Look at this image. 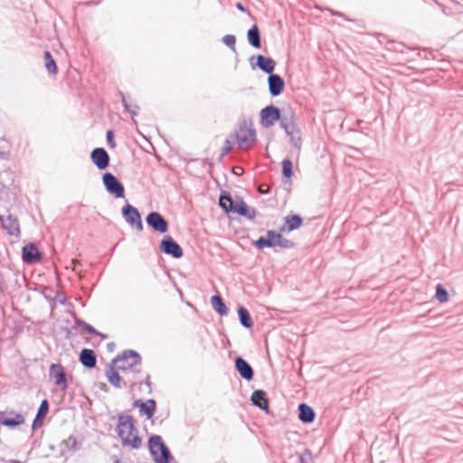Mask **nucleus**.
Listing matches in <instances>:
<instances>
[{"label": "nucleus", "mask_w": 463, "mask_h": 463, "mask_svg": "<svg viewBox=\"0 0 463 463\" xmlns=\"http://www.w3.org/2000/svg\"><path fill=\"white\" fill-rule=\"evenodd\" d=\"M112 364L122 373V382L130 387L136 384L137 374L141 371V356L133 350L125 351L112 361Z\"/></svg>", "instance_id": "obj_1"}, {"label": "nucleus", "mask_w": 463, "mask_h": 463, "mask_svg": "<svg viewBox=\"0 0 463 463\" xmlns=\"http://www.w3.org/2000/svg\"><path fill=\"white\" fill-rule=\"evenodd\" d=\"M134 422L135 420L132 416L119 414L117 430L124 446L137 449L142 445V439L137 434Z\"/></svg>", "instance_id": "obj_2"}, {"label": "nucleus", "mask_w": 463, "mask_h": 463, "mask_svg": "<svg viewBox=\"0 0 463 463\" xmlns=\"http://www.w3.org/2000/svg\"><path fill=\"white\" fill-rule=\"evenodd\" d=\"M148 447L150 454L156 463H169L172 455L169 449L163 442L161 436L153 435L150 437Z\"/></svg>", "instance_id": "obj_3"}, {"label": "nucleus", "mask_w": 463, "mask_h": 463, "mask_svg": "<svg viewBox=\"0 0 463 463\" xmlns=\"http://www.w3.org/2000/svg\"><path fill=\"white\" fill-rule=\"evenodd\" d=\"M254 245L258 249H263L264 247H275L279 246L283 249H288L293 247V242L288 239L283 238L279 233L275 231H268L266 237H260L258 239Z\"/></svg>", "instance_id": "obj_4"}, {"label": "nucleus", "mask_w": 463, "mask_h": 463, "mask_svg": "<svg viewBox=\"0 0 463 463\" xmlns=\"http://www.w3.org/2000/svg\"><path fill=\"white\" fill-rule=\"evenodd\" d=\"M238 146L242 150H249L256 141V131L251 127H241L233 135Z\"/></svg>", "instance_id": "obj_5"}, {"label": "nucleus", "mask_w": 463, "mask_h": 463, "mask_svg": "<svg viewBox=\"0 0 463 463\" xmlns=\"http://www.w3.org/2000/svg\"><path fill=\"white\" fill-rule=\"evenodd\" d=\"M103 184L107 192L116 198L124 197L125 189L119 180L111 173H105L102 175Z\"/></svg>", "instance_id": "obj_6"}, {"label": "nucleus", "mask_w": 463, "mask_h": 463, "mask_svg": "<svg viewBox=\"0 0 463 463\" xmlns=\"http://www.w3.org/2000/svg\"><path fill=\"white\" fill-rule=\"evenodd\" d=\"M49 376L54 381V385L62 392L68 388V382L63 366L61 364H52L49 368Z\"/></svg>", "instance_id": "obj_7"}, {"label": "nucleus", "mask_w": 463, "mask_h": 463, "mask_svg": "<svg viewBox=\"0 0 463 463\" xmlns=\"http://www.w3.org/2000/svg\"><path fill=\"white\" fill-rule=\"evenodd\" d=\"M281 118L280 110L273 105L267 106L260 111V123L267 128L274 126L277 121L280 122Z\"/></svg>", "instance_id": "obj_8"}, {"label": "nucleus", "mask_w": 463, "mask_h": 463, "mask_svg": "<svg viewBox=\"0 0 463 463\" xmlns=\"http://www.w3.org/2000/svg\"><path fill=\"white\" fill-rule=\"evenodd\" d=\"M122 215L128 224H130L131 226H136V228L139 232L143 231L144 227L141 220V215L137 208H135L129 203H127L122 208Z\"/></svg>", "instance_id": "obj_9"}, {"label": "nucleus", "mask_w": 463, "mask_h": 463, "mask_svg": "<svg viewBox=\"0 0 463 463\" xmlns=\"http://www.w3.org/2000/svg\"><path fill=\"white\" fill-rule=\"evenodd\" d=\"M160 250L175 259H179L183 256V250L181 246L171 236H165L162 239Z\"/></svg>", "instance_id": "obj_10"}, {"label": "nucleus", "mask_w": 463, "mask_h": 463, "mask_svg": "<svg viewBox=\"0 0 463 463\" xmlns=\"http://www.w3.org/2000/svg\"><path fill=\"white\" fill-rule=\"evenodd\" d=\"M146 222L155 232L165 233L168 231L167 221L157 212H151L146 217Z\"/></svg>", "instance_id": "obj_11"}, {"label": "nucleus", "mask_w": 463, "mask_h": 463, "mask_svg": "<svg viewBox=\"0 0 463 463\" xmlns=\"http://www.w3.org/2000/svg\"><path fill=\"white\" fill-rule=\"evenodd\" d=\"M0 222L2 227L6 232L15 238H19L21 235L20 222L19 220L12 214L6 216H0Z\"/></svg>", "instance_id": "obj_12"}, {"label": "nucleus", "mask_w": 463, "mask_h": 463, "mask_svg": "<svg viewBox=\"0 0 463 463\" xmlns=\"http://www.w3.org/2000/svg\"><path fill=\"white\" fill-rule=\"evenodd\" d=\"M242 202L243 200L241 197L235 196L233 198L230 194L226 193L222 194L219 198V205L225 213H235V209L241 206Z\"/></svg>", "instance_id": "obj_13"}, {"label": "nucleus", "mask_w": 463, "mask_h": 463, "mask_svg": "<svg viewBox=\"0 0 463 463\" xmlns=\"http://www.w3.org/2000/svg\"><path fill=\"white\" fill-rule=\"evenodd\" d=\"M1 416L0 423L12 429L23 425L25 421L24 417L14 411L2 412Z\"/></svg>", "instance_id": "obj_14"}, {"label": "nucleus", "mask_w": 463, "mask_h": 463, "mask_svg": "<svg viewBox=\"0 0 463 463\" xmlns=\"http://www.w3.org/2000/svg\"><path fill=\"white\" fill-rule=\"evenodd\" d=\"M23 260L27 264L36 263L41 260L42 254L33 243H28L22 250Z\"/></svg>", "instance_id": "obj_15"}, {"label": "nucleus", "mask_w": 463, "mask_h": 463, "mask_svg": "<svg viewBox=\"0 0 463 463\" xmlns=\"http://www.w3.org/2000/svg\"><path fill=\"white\" fill-rule=\"evenodd\" d=\"M90 157L93 164L100 170L106 169L109 165V156L102 147L93 149Z\"/></svg>", "instance_id": "obj_16"}, {"label": "nucleus", "mask_w": 463, "mask_h": 463, "mask_svg": "<svg viewBox=\"0 0 463 463\" xmlns=\"http://www.w3.org/2000/svg\"><path fill=\"white\" fill-rule=\"evenodd\" d=\"M133 407L139 409V414L141 416L146 415L147 419H151L156 411V404L153 399H149L146 402L136 400L133 402Z\"/></svg>", "instance_id": "obj_17"}, {"label": "nucleus", "mask_w": 463, "mask_h": 463, "mask_svg": "<svg viewBox=\"0 0 463 463\" xmlns=\"http://www.w3.org/2000/svg\"><path fill=\"white\" fill-rule=\"evenodd\" d=\"M269 90L271 96H279L285 87L284 80L278 74H270L268 77Z\"/></svg>", "instance_id": "obj_18"}, {"label": "nucleus", "mask_w": 463, "mask_h": 463, "mask_svg": "<svg viewBox=\"0 0 463 463\" xmlns=\"http://www.w3.org/2000/svg\"><path fill=\"white\" fill-rule=\"evenodd\" d=\"M235 368L243 379L250 381L253 378L252 367L242 357L239 356L235 359Z\"/></svg>", "instance_id": "obj_19"}, {"label": "nucleus", "mask_w": 463, "mask_h": 463, "mask_svg": "<svg viewBox=\"0 0 463 463\" xmlns=\"http://www.w3.org/2000/svg\"><path fill=\"white\" fill-rule=\"evenodd\" d=\"M280 127L285 130L287 135L299 132L298 125L295 120L294 114H284L280 119Z\"/></svg>", "instance_id": "obj_20"}, {"label": "nucleus", "mask_w": 463, "mask_h": 463, "mask_svg": "<svg viewBox=\"0 0 463 463\" xmlns=\"http://www.w3.org/2000/svg\"><path fill=\"white\" fill-rule=\"evenodd\" d=\"M250 401L253 405L259 407L260 410H263L268 412L269 411V402L267 394L262 390L254 391L251 394Z\"/></svg>", "instance_id": "obj_21"}, {"label": "nucleus", "mask_w": 463, "mask_h": 463, "mask_svg": "<svg viewBox=\"0 0 463 463\" xmlns=\"http://www.w3.org/2000/svg\"><path fill=\"white\" fill-rule=\"evenodd\" d=\"M80 361L85 367L91 369L96 366L97 357L93 350L85 348L80 354Z\"/></svg>", "instance_id": "obj_22"}, {"label": "nucleus", "mask_w": 463, "mask_h": 463, "mask_svg": "<svg viewBox=\"0 0 463 463\" xmlns=\"http://www.w3.org/2000/svg\"><path fill=\"white\" fill-rule=\"evenodd\" d=\"M106 377L109 383L114 387L120 388V382L122 381V373L117 370L113 364L106 369Z\"/></svg>", "instance_id": "obj_23"}, {"label": "nucleus", "mask_w": 463, "mask_h": 463, "mask_svg": "<svg viewBox=\"0 0 463 463\" xmlns=\"http://www.w3.org/2000/svg\"><path fill=\"white\" fill-rule=\"evenodd\" d=\"M276 62L273 59L269 57H265L263 55L257 56V66L264 72L268 74H272L275 69Z\"/></svg>", "instance_id": "obj_24"}, {"label": "nucleus", "mask_w": 463, "mask_h": 463, "mask_svg": "<svg viewBox=\"0 0 463 463\" xmlns=\"http://www.w3.org/2000/svg\"><path fill=\"white\" fill-rule=\"evenodd\" d=\"M298 418L301 421L305 423H310L315 420V411L314 410L306 403H300L298 405Z\"/></svg>", "instance_id": "obj_25"}, {"label": "nucleus", "mask_w": 463, "mask_h": 463, "mask_svg": "<svg viewBox=\"0 0 463 463\" xmlns=\"http://www.w3.org/2000/svg\"><path fill=\"white\" fill-rule=\"evenodd\" d=\"M247 38L249 41V43L253 46L254 48H260L261 42H260V34L259 28L256 24H254L250 29H249L247 33Z\"/></svg>", "instance_id": "obj_26"}, {"label": "nucleus", "mask_w": 463, "mask_h": 463, "mask_svg": "<svg viewBox=\"0 0 463 463\" xmlns=\"http://www.w3.org/2000/svg\"><path fill=\"white\" fill-rule=\"evenodd\" d=\"M211 304L213 308L221 316H226L228 314V308L223 302L222 298L219 295H214L211 298Z\"/></svg>", "instance_id": "obj_27"}, {"label": "nucleus", "mask_w": 463, "mask_h": 463, "mask_svg": "<svg viewBox=\"0 0 463 463\" xmlns=\"http://www.w3.org/2000/svg\"><path fill=\"white\" fill-rule=\"evenodd\" d=\"M235 213L244 216L249 220H253L256 216L255 209L249 207L244 201L241 203V206L235 209Z\"/></svg>", "instance_id": "obj_28"}, {"label": "nucleus", "mask_w": 463, "mask_h": 463, "mask_svg": "<svg viewBox=\"0 0 463 463\" xmlns=\"http://www.w3.org/2000/svg\"><path fill=\"white\" fill-rule=\"evenodd\" d=\"M238 315H239L240 322L244 327H246V328L252 327L253 322H252L251 317H250L249 311L245 307H240L238 308Z\"/></svg>", "instance_id": "obj_29"}, {"label": "nucleus", "mask_w": 463, "mask_h": 463, "mask_svg": "<svg viewBox=\"0 0 463 463\" xmlns=\"http://www.w3.org/2000/svg\"><path fill=\"white\" fill-rule=\"evenodd\" d=\"M285 222L288 225V231L291 232L299 228L303 223V220L299 215L297 214L288 215L285 218Z\"/></svg>", "instance_id": "obj_30"}, {"label": "nucleus", "mask_w": 463, "mask_h": 463, "mask_svg": "<svg viewBox=\"0 0 463 463\" xmlns=\"http://www.w3.org/2000/svg\"><path fill=\"white\" fill-rule=\"evenodd\" d=\"M44 61L45 68L48 71V72L52 75H55L57 73V66L50 52L48 51L44 52Z\"/></svg>", "instance_id": "obj_31"}, {"label": "nucleus", "mask_w": 463, "mask_h": 463, "mask_svg": "<svg viewBox=\"0 0 463 463\" xmlns=\"http://www.w3.org/2000/svg\"><path fill=\"white\" fill-rule=\"evenodd\" d=\"M435 297L440 303H444V302L448 301V298H449L448 292L440 284H438L436 287Z\"/></svg>", "instance_id": "obj_32"}, {"label": "nucleus", "mask_w": 463, "mask_h": 463, "mask_svg": "<svg viewBox=\"0 0 463 463\" xmlns=\"http://www.w3.org/2000/svg\"><path fill=\"white\" fill-rule=\"evenodd\" d=\"M292 168H293V165L289 159H284L282 161V172L286 177L289 178L292 176V175H293Z\"/></svg>", "instance_id": "obj_33"}, {"label": "nucleus", "mask_w": 463, "mask_h": 463, "mask_svg": "<svg viewBox=\"0 0 463 463\" xmlns=\"http://www.w3.org/2000/svg\"><path fill=\"white\" fill-rule=\"evenodd\" d=\"M49 411V403L47 400H43L37 411V419H43Z\"/></svg>", "instance_id": "obj_34"}, {"label": "nucleus", "mask_w": 463, "mask_h": 463, "mask_svg": "<svg viewBox=\"0 0 463 463\" xmlns=\"http://www.w3.org/2000/svg\"><path fill=\"white\" fill-rule=\"evenodd\" d=\"M222 43L227 45L229 48H231L233 52L236 51L235 43H236V37L232 34H226L222 38Z\"/></svg>", "instance_id": "obj_35"}, {"label": "nucleus", "mask_w": 463, "mask_h": 463, "mask_svg": "<svg viewBox=\"0 0 463 463\" xmlns=\"http://www.w3.org/2000/svg\"><path fill=\"white\" fill-rule=\"evenodd\" d=\"M122 102L125 107V109L131 113L132 115H137L138 111V106L137 104H128L125 99V97L122 95Z\"/></svg>", "instance_id": "obj_36"}, {"label": "nucleus", "mask_w": 463, "mask_h": 463, "mask_svg": "<svg viewBox=\"0 0 463 463\" xmlns=\"http://www.w3.org/2000/svg\"><path fill=\"white\" fill-rule=\"evenodd\" d=\"M288 136L290 137L291 144L295 147L299 148L300 147V144H301V138H300V136H299V132H297V133H294V134L293 133L292 134H288Z\"/></svg>", "instance_id": "obj_37"}, {"label": "nucleus", "mask_w": 463, "mask_h": 463, "mask_svg": "<svg viewBox=\"0 0 463 463\" xmlns=\"http://www.w3.org/2000/svg\"><path fill=\"white\" fill-rule=\"evenodd\" d=\"M232 141L230 138H227L224 142V146L222 147L221 156H225L232 151Z\"/></svg>", "instance_id": "obj_38"}, {"label": "nucleus", "mask_w": 463, "mask_h": 463, "mask_svg": "<svg viewBox=\"0 0 463 463\" xmlns=\"http://www.w3.org/2000/svg\"><path fill=\"white\" fill-rule=\"evenodd\" d=\"M64 444L70 449H77V440L73 436H70L67 439H65Z\"/></svg>", "instance_id": "obj_39"}, {"label": "nucleus", "mask_w": 463, "mask_h": 463, "mask_svg": "<svg viewBox=\"0 0 463 463\" xmlns=\"http://www.w3.org/2000/svg\"><path fill=\"white\" fill-rule=\"evenodd\" d=\"M82 327L90 334L99 335H100L92 326L88 323L82 322Z\"/></svg>", "instance_id": "obj_40"}, {"label": "nucleus", "mask_w": 463, "mask_h": 463, "mask_svg": "<svg viewBox=\"0 0 463 463\" xmlns=\"http://www.w3.org/2000/svg\"><path fill=\"white\" fill-rule=\"evenodd\" d=\"M107 141L110 147L114 148L116 146V143L114 141V133L112 130H109L107 132Z\"/></svg>", "instance_id": "obj_41"}, {"label": "nucleus", "mask_w": 463, "mask_h": 463, "mask_svg": "<svg viewBox=\"0 0 463 463\" xmlns=\"http://www.w3.org/2000/svg\"><path fill=\"white\" fill-rule=\"evenodd\" d=\"M43 419H37V416L35 417L33 422V429L35 430L38 426L42 425Z\"/></svg>", "instance_id": "obj_42"}, {"label": "nucleus", "mask_w": 463, "mask_h": 463, "mask_svg": "<svg viewBox=\"0 0 463 463\" xmlns=\"http://www.w3.org/2000/svg\"><path fill=\"white\" fill-rule=\"evenodd\" d=\"M309 456H310V452L307 451L304 455H302L300 457V462L301 463H307V458H309Z\"/></svg>", "instance_id": "obj_43"}, {"label": "nucleus", "mask_w": 463, "mask_h": 463, "mask_svg": "<svg viewBox=\"0 0 463 463\" xmlns=\"http://www.w3.org/2000/svg\"><path fill=\"white\" fill-rule=\"evenodd\" d=\"M236 7L240 10V11H242V12H245L246 9L244 8V6L242 5L241 3H237L236 4Z\"/></svg>", "instance_id": "obj_44"}, {"label": "nucleus", "mask_w": 463, "mask_h": 463, "mask_svg": "<svg viewBox=\"0 0 463 463\" xmlns=\"http://www.w3.org/2000/svg\"><path fill=\"white\" fill-rule=\"evenodd\" d=\"M146 385H147L148 388H150V381H149V375H146V379L145 381ZM151 392V389H149V392Z\"/></svg>", "instance_id": "obj_45"}, {"label": "nucleus", "mask_w": 463, "mask_h": 463, "mask_svg": "<svg viewBox=\"0 0 463 463\" xmlns=\"http://www.w3.org/2000/svg\"><path fill=\"white\" fill-rule=\"evenodd\" d=\"M233 173H234L235 175H239V170H237L236 168H233Z\"/></svg>", "instance_id": "obj_46"}, {"label": "nucleus", "mask_w": 463, "mask_h": 463, "mask_svg": "<svg viewBox=\"0 0 463 463\" xmlns=\"http://www.w3.org/2000/svg\"><path fill=\"white\" fill-rule=\"evenodd\" d=\"M114 463H121V460H120L119 458H116V459H115V462H114Z\"/></svg>", "instance_id": "obj_47"}, {"label": "nucleus", "mask_w": 463, "mask_h": 463, "mask_svg": "<svg viewBox=\"0 0 463 463\" xmlns=\"http://www.w3.org/2000/svg\"><path fill=\"white\" fill-rule=\"evenodd\" d=\"M235 168H236L237 170L241 171V172L242 171V168H241V167H240V166L235 167Z\"/></svg>", "instance_id": "obj_48"}]
</instances>
